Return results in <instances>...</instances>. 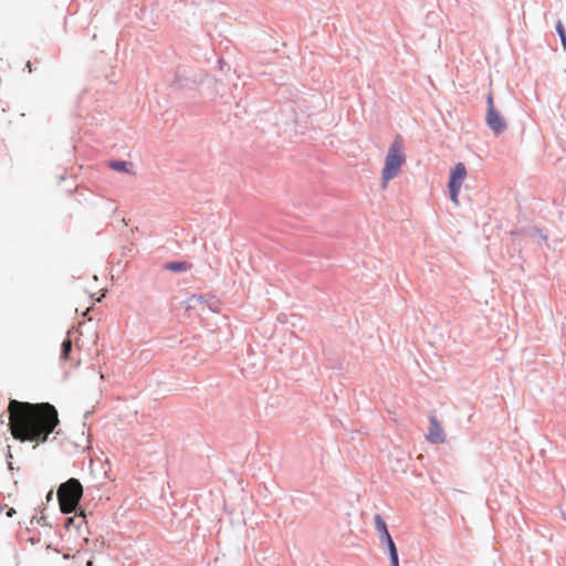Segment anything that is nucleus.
I'll return each mask as SVG.
<instances>
[{
  "label": "nucleus",
  "mask_w": 566,
  "mask_h": 566,
  "mask_svg": "<svg viewBox=\"0 0 566 566\" xmlns=\"http://www.w3.org/2000/svg\"><path fill=\"white\" fill-rule=\"evenodd\" d=\"M8 412L10 432L21 442H45L59 424L57 410L49 402L31 403L11 399Z\"/></svg>",
  "instance_id": "1"
},
{
  "label": "nucleus",
  "mask_w": 566,
  "mask_h": 566,
  "mask_svg": "<svg viewBox=\"0 0 566 566\" xmlns=\"http://www.w3.org/2000/svg\"><path fill=\"white\" fill-rule=\"evenodd\" d=\"M406 164L405 145L400 137L390 144L381 169V188L386 189L389 181L398 177Z\"/></svg>",
  "instance_id": "2"
},
{
  "label": "nucleus",
  "mask_w": 566,
  "mask_h": 566,
  "mask_svg": "<svg viewBox=\"0 0 566 566\" xmlns=\"http://www.w3.org/2000/svg\"><path fill=\"white\" fill-rule=\"evenodd\" d=\"M56 495L61 511L69 514L75 511L83 495V486L72 478L59 486Z\"/></svg>",
  "instance_id": "3"
},
{
  "label": "nucleus",
  "mask_w": 566,
  "mask_h": 566,
  "mask_svg": "<svg viewBox=\"0 0 566 566\" xmlns=\"http://www.w3.org/2000/svg\"><path fill=\"white\" fill-rule=\"evenodd\" d=\"M467 168L463 163H458L450 172L449 191L452 202L459 205V193L464 179L467 178Z\"/></svg>",
  "instance_id": "4"
},
{
  "label": "nucleus",
  "mask_w": 566,
  "mask_h": 566,
  "mask_svg": "<svg viewBox=\"0 0 566 566\" xmlns=\"http://www.w3.org/2000/svg\"><path fill=\"white\" fill-rule=\"evenodd\" d=\"M486 124L496 135L502 134L507 128L504 117L494 108L491 94L488 96Z\"/></svg>",
  "instance_id": "5"
},
{
  "label": "nucleus",
  "mask_w": 566,
  "mask_h": 566,
  "mask_svg": "<svg viewBox=\"0 0 566 566\" xmlns=\"http://www.w3.org/2000/svg\"><path fill=\"white\" fill-rule=\"evenodd\" d=\"M427 440L434 444L446 442L444 430L434 416L430 417V427L427 433Z\"/></svg>",
  "instance_id": "6"
},
{
  "label": "nucleus",
  "mask_w": 566,
  "mask_h": 566,
  "mask_svg": "<svg viewBox=\"0 0 566 566\" xmlns=\"http://www.w3.org/2000/svg\"><path fill=\"white\" fill-rule=\"evenodd\" d=\"M374 521H375V527L378 532L381 544L386 545L388 549H390L391 547H396V545L388 532L387 524L384 521V518L380 515H376Z\"/></svg>",
  "instance_id": "7"
},
{
  "label": "nucleus",
  "mask_w": 566,
  "mask_h": 566,
  "mask_svg": "<svg viewBox=\"0 0 566 566\" xmlns=\"http://www.w3.org/2000/svg\"><path fill=\"white\" fill-rule=\"evenodd\" d=\"M165 268L172 272H181L191 269V263L181 261V262H170L165 265Z\"/></svg>",
  "instance_id": "8"
},
{
  "label": "nucleus",
  "mask_w": 566,
  "mask_h": 566,
  "mask_svg": "<svg viewBox=\"0 0 566 566\" xmlns=\"http://www.w3.org/2000/svg\"><path fill=\"white\" fill-rule=\"evenodd\" d=\"M206 306V301L202 298V296H191L188 300V306L187 310L190 311L192 308L201 307L203 308Z\"/></svg>",
  "instance_id": "9"
},
{
  "label": "nucleus",
  "mask_w": 566,
  "mask_h": 566,
  "mask_svg": "<svg viewBox=\"0 0 566 566\" xmlns=\"http://www.w3.org/2000/svg\"><path fill=\"white\" fill-rule=\"evenodd\" d=\"M127 161H112L109 167L116 171L129 172Z\"/></svg>",
  "instance_id": "10"
},
{
  "label": "nucleus",
  "mask_w": 566,
  "mask_h": 566,
  "mask_svg": "<svg viewBox=\"0 0 566 566\" xmlns=\"http://www.w3.org/2000/svg\"><path fill=\"white\" fill-rule=\"evenodd\" d=\"M71 349H72V342L70 338H66L63 343H62V350H61V357L63 359H66L69 358V355L71 353Z\"/></svg>",
  "instance_id": "11"
},
{
  "label": "nucleus",
  "mask_w": 566,
  "mask_h": 566,
  "mask_svg": "<svg viewBox=\"0 0 566 566\" xmlns=\"http://www.w3.org/2000/svg\"><path fill=\"white\" fill-rule=\"evenodd\" d=\"M556 30H557V32H558V34L560 36L563 46L566 49V32H565L564 27H563L560 21H558L556 23Z\"/></svg>",
  "instance_id": "12"
},
{
  "label": "nucleus",
  "mask_w": 566,
  "mask_h": 566,
  "mask_svg": "<svg viewBox=\"0 0 566 566\" xmlns=\"http://www.w3.org/2000/svg\"><path fill=\"white\" fill-rule=\"evenodd\" d=\"M388 552H389V556H390L391 566H399L397 548L391 547L390 549H388Z\"/></svg>",
  "instance_id": "13"
},
{
  "label": "nucleus",
  "mask_w": 566,
  "mask_h": 566,
  "mask_svg": "<svg viewBox=\"0 0 566 566\" xmlns=\"http://www.w3.org/2000/svg\"><path fill=\"white\" fill-rule=\"evenodd\" d=\"M14 514H15V510L12 507L7 512L8 517H12Z\"/></svg>",
  "instance_id": "14"
},
{
  "label": "nucleus",
  "mask_w": 566,
  "mask_h": 566,
  "mask_svg": "<svg viewBox=\"0 0 566 566\" xmlns=\"http://www.w3.org/2000/svg\"><path fill=\"white\" fill-rule=\"evenodd\" d=\"M27 67L30 73L33 71L32 63L30 61L27 62Z\"/></svg>",
  "instance_id": "15"
},
{
  "label": "nucleus",
  "mask_w": 566,
  "mask_h": 566,
  "mask_svg": "<svg viewBox=\"0 0 566 566\" xmlns=\"http://www.w3.org/2000/svg\"><path fill=\"white\" fill-rule=\"evenodd\" d=\"M73 520H74L73 517H70L66 525L73 524Z\"/></svg>",
  "instance_id": "16"
},
{
  "label": "nucleus",
  "mask_w": 566,
  "mask_h": 566,
  "mask_svg": "<svg viewBox=\"0 0 566 566\" xmlns=\"http://www.w3.org/2000/svg\"><path fill=\"white\" fill-rule=\"evenodd\" d=\"M86 566H93V562L92 560H88Z\"/></svg>",
  "instance_id": "17"
}]
</instances>
